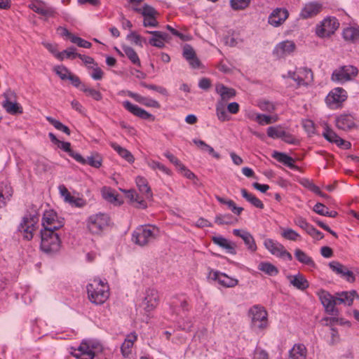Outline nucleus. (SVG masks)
<instances>
[{
    "label": "nucleus",
    "mask_w": 359,
    "mask_h": 359,
    "mask_svg": "<svg viewBox=\"0 0 359 359\" xmlns=\"http://www.w3.org/2000/svg\"><path fill=\"white\" fill-rule=\"evenodd\" d=\"M71 42L85 48H90L92 46L90 42L76 36H71Z\"/></svg>",
    "instance_id": "61"
},
{
    "label": "nucleus",
    "mask_w": 359,
    "mask_h": 359,
    "mask_svg": "<svg viewBox=\"0 0 359 359\" xmlns=\"http://www.w3.org/2000/svg\"><path fill=\"white\" fill-rule=\"evenodd\" d=\"M346 91L342 88H335L332 90L325 98L327 106L331 109H337L346 100Z\"/></svg>",
    "instance_id": "10"
},
{
    "label": "nucleus",
    "mask_w": 359,
    "mask_h": 359,
    "mask_svg": "<svg viewBox=\"0 0 359 359\" xmlns=\"http://www.w3.org/2000/svg\"><path fill=\"white\" fill-rule=\"evenodd\" d=\"M212 242L219 245V247L226 250V251L231 255H236V245L235 243L229 241L228 239L219 236H213L212 238Z\"/></svg>",
    "instance_id": "26"
},
{
    "label": "nucleus",
    "mask_w": 359,
    "mask_h": 359,
    "mask_svg": "<svg viewBox=\"0 0 359 359\" xmlns=\"http://www.w3.org/2000/svg\"><path fill=\"white\" fill-rule=\"evenodd\" d=\"M89 300L95 304H102L109 298V288L100 279H94L87 285Z\"/></svg>",
    "instance_id": "1"
},
{
    "label": "nucleus",
    "mask_w": 359,
    "mask_h": 359,
    "mask_svg": "<svg viewBox=\"0 0 359 359\" xmlns=\"http://www.w3.org/2000/svg\"><path fill=\"white\" fill-rule=\"evenodd\" d=\"M127 95L134 99L136 102L148 107H153L159 109L161 107L160 104L155 100L141 96L137 93H135L132 91H128Z\"/></svg>",
    "instance_id": "25"
},
{
    "label": "nucleus",
    "mask_w": 359,
    "mask_h": 359,
    "mask_svg": "<svg viewBox=\"0 0 359 359\" xmlns=\"http://www.w3.org/2000/svg\"><path fill=\"white\" fill-rule=\"evenodd\" d=\"M137 339V335L135 332L128 334L121 345V350L124 356H128L130 353L131 348Z\"/></svg>",
    "instance_id": "34"
},
{
    "label": "nucleus",
    "mask_w": 359,
    "mask_h": 359,
    "mask_svg": "<svg viewBox=\"0 0 359 359\" xmlns=\"http://www.w3.org/2000/svg\"><path fill=\"white\" fill-rule=\"evenodd\" d=\"M251 319V328L255 331H262L269 326L268 313L264 308L259 305L252 306L248 311Z\"/></svg>",
    "instance_id": "3"
},
{
    "label": "nucleus",
    "mask_w": 359,
    "mask_h": 359,
    "mask_svg": "<svg viewBox=\"0 0 359 359\" xmlns=\"http://www.w3.org/2000/svg\"><path fill=\"white\" fill-rule=\"evenodd\" d=\"M111 224V218L106 214L98 212L91 215L86 219V228L95 235H100Z\"/></svg>",
    "instance_id": "2"
},
{
    "label": "nucleus",
    "mask_w": 359,
    "mask_h": 359,
    "mask_svg": "<svg viewBox=\"0 0 359 359\" xmlns=\"http://www.w3.org/2000/svg\"><path fill=\"white\" fill-rule=\"evenodd\" d=\"M233 233L234 236L243 239L247 248L252 252L257 250V245L252 235L244 229H233Z\"/></svg>",
    "instance_id": "21"
},
{
    "label": "nucleus",
    "mask_w": 359,
    "mask_h": 359,
    "mask_svg": "<svg viewBox=\"0 0 359 359\" xmlns=\"http://www.w3.org/2000/svg\"><path fill=\"white\" fill-rule=\"evenodd\" d=\"M241 192L242 196L246 201H248L249 203H250L252 205H254L255 207L259 208V209L264 208V206L263 203L259 198H257L255 196L248 192V191L245 189H242Z\"/></svg>",
    "instance_id": "39"
},
{
    "label": "nucleus",
    "mask_w": 359,
    "mask_h": 359,
    "mask_svg": "<svg viewBox=\"0 0 359 359\" xmlns=\"http://www.w3.org/2000/svg\"><path fill=\"white\" fill-rule=\"evenodd\" d=\"M209 277L226 287H233L238 285V280L236 278H231L225 273H220L217 271H211Z\"/></svg>",
    "instance_id": "18"
},
{
    "label": "nucleus",
    "mask_w": 359,
    "mask_h": 359,
    "mask_svg": "<svg viewBox=\"0 0 359 359\" xmlns=\"http://www.w3.org/2000/svg\"><path fill=\"white\" fill-rule=\"evenodd\" d=\"M158 230L154 226H140L133 233L132 240L140 246H144L153 241Z\"/></svg>",
    "instance_id": "6"
},
{
    "label": "nucleus",
    "mask_w": 359,
    "mask_h": 359,
    "mask_svg": "<svg viewBox=\"0 0 359 359\" xmlns=\"http://www.w3.org/2000/svg\"><path fill=\"white\" fill-rule=\"evenodd\" d=\"M289 16L288 11L284 8H276L269 16L268 22L274 27L283 25Z\"/></svg>",
    "instance_id": "16"
},
{
    "label": "nucleus",
    "mask_w": 359,
    "mask_h": 359,
    "mask_svg": "<svg viewBox=\"0 0 359 359\" xmlns=\"http://www.w3.org/2000/svg\"><path fill=\"white\" fill-rule=\"evenodd\" d=\"M287 77L294 80L298 86H306L313 81V72L310 69L304 67L297 72H288Z\"/></svg>",
    "instance_id": "13"
},
{
    "label": "nucleus",
    "mask_w": 359,
    "mask_h": 359,
    "mask_svg": "<svg viewBox=\"0 0 359 359\" xmlns=\"http://www.w3.org/2000/svg\"><path fill=\"white\" fill-rule=\"evenodd\" d=\"M46 120L51 125H53L57 130L62 131L63 133H65V134H67L68 135H70L71 131H70L69 128L67 126L62 123L60 121H59L50 116H47Z\"/></svg>",
    "instance_id": "49"
},
{
    "label": "nucleus",
    "mask_w": 359,
    "mask_h": 359,
    "mask_svg": "<svg viewBox=\"0 0 359 359\" xmlns=\"http://www.w3.org/2000/svg\"><path fill=\"white\" fill-rule=\"evenodd\" d=\"M306 348L302 344H296L289 351L288 359H306Z\"/></svg>",
    "instance_id": "30"
},
{
    "label": "nucleus",
    "mask_w": 359,
    "mask_h": 359,
    "mask_svg": "<svg viewBox=\"0 0 359 359\" xmlns=\"http://www.w3.org/2000/svg\"><path fill=\"white\" fill-rule=\"evenodd\" d=\"M101 350L102 346L99 342L91 339H85L71 353L76 358L93 359L96 351H100Z\"/></svg>",
    "instance_id": "4"
},
{
    "label": "nucleus",
    "mask_w": 359,
    "mask_h": 359,
    "mask_svg": "<svg viewBox=\"0 0 359 359\" xmlns=\"http://www.w3.org/2000/svg\"><path fill=\"white\" fill-rule=\"evenodd\" d=\"M335 121L336 126L342 130H349L356 127L355 118L351 114H341Z\"/></svg>",
    "instance_id": "22"
},
{
    "label": "nucleus",
    "mask_w": 359,
    "mask_h": 359,
    "mask_svg": "<svg viewBox=\"0 0 359 359\" xmlns=\"http://www.w3.org/2000/svg\"><path fill=\"white\" fill-rule=\"evenodd\" d=\"M41 230L56 231L64 226L63 219H58L53 210L46 211L42 218Z\"/></svg>",
    "instance_id": "9"
},
{
    "label": "nucleus",
    "mask_w": 359,
    "mask_h": 359,
    "mask_svg": "<svg viewBox=\"0 0 359 359\" xmlns=\"http://www.w3.org/2000/svg\"><path fill=\"white\" fill-rule=\"evenodd\" d=\"M110 146L118 153L121 157L124 158L128 163H131L134 162L135 158L131 152L128 149L121 147L116 142H110Z\"/></svg>",
    "instance_id": "33"
},
{
    "label": "nucleus",
    "mask_w": 359,
    "mask_h": 359,
    "mask_svg": "<svg viewBox=\"0 0 359 359\" xmlns=\"http://www.w3.org/2000/svg\"><path fill=\"white\" fill-rule=\"evenodd\" d=\"M123 106L129 112L134 116H137L144 120L154 121L155 117L151 114L147 112L144 109L139 107L137 105L132 104L130 101L126 100L123 102Z\"/></svg>",
    "instance_id": "17"
},
{
    "label": "nucleus",
    "mask_w": 359,
    "mask_h": 359,
    "mask_svg": "<svg viewBox=\"0 0 359 359\" xmlns=\"http://www.w3.org/2000/svg\"><path fill=\"white\" fill-rule=\"evenodd\" d=\"M147 34L152 35V37L149 39L148 43L152 46H155L159 48H162L165 46L164 41L167 40L168 34L165 32L160 31H146Z\"/></svg>",
    "instance_id": "24"
},
{
    "label": "nucleus",
    "mask_w": 359,
    "mask_h": 359,
    "mask_svg": "<svg viewBox=\"0 0 359 359\" xmlns=\"http://www.w3.org/2000/svg\"><path fill=\"white\" fill-rule=\"evenodd\" d=\"M79 53L76 52V48L72 46L57 54V58L60 60H63L65 57L74 59L79 57Z\"/></svg>",
    "instance_id": "46"
},
{
    "label": "nucleus",
    "mask_w": 359,
    "mask_h": 359,
    "mask_svg": "<svg viewBox=\"0 0 359 359\" xmlns=\"http://www.w3.org/2000/svg\"><path fill=\"white\" fill-rule=\"evenodd\" d=\"M356 296H358V294L355 290L338 292L336 294L335 301H337V304H344L347 306H351Z\"/></svg>",
    "instance_id": "27"
},
{
    "label": "nucleus",
    "mask_w": 359,
    "mask_h": 359,
    "mask_svg": "<svg viewBox=\"0 0 359 359\" xmlns=\"http://www.w3.org/2000/svg\"><path fill=\"white\" fill-rule=\"evenodd\" d=\"M277 117H273L262 114H257L255 120L258 122L260 125L271 124L275 123L277 121Z\"/></svg>",
    "instance_id": "54"
},
{
    "label": "nucleus",
    "mask_w": 359,
    "mask_h": 359,
    "mask_svg": "<svg viewBox=\"0 0 359 359\" xmlns=\"http://www.w3.org/2000/svg\"><path fill=\"white\" fill-rule=\"evenodd\" d=\"M135 11L141 13L143 17H151L152 15H158L157 11L148 4H144L142 8H135Z\"/></svg>",
    "instance_id": "48"
},
{
    "label": "nucleus",
    "mask_w": 359,
    "mask_h": 359,
    "mask_svg": "<svg viewBox=\"0 0 359 359\" xmlns=\"http://www.w3.org/2000/svg\"><path fill=\"white\" fill-rule=\"evenodd\" d=\"M193 142L199 147L202 151H207L210 155L212 156L216 159H219L221 158L219 153L216 152L214 149L206 144L204 141L197 139H194Z\"/></svg>",
    "instance_id": "37"
},
{
    "label": "nucleus",
    "mask_w": 359,
    "mask_h": 359,
    "mask_svg": "<svg viewBox=\"0 0 359 359\" xmlns=\"http://www.w3.org/2000/svg\"><path fill=\"white\" fill-rule=\"evenodd\" d=\"M322 4L317 2H310L304 6L302 8L300 16L304 19L313 18L318 15L322 10Z\"/></svg>",
    "instance_id": "23"
},
{
    "label": "nucleus",
    "mask_w": 359,
    "mask_h": 359,
    "mask_svg": "<svg viewBox=\"0 0 359 359\" xmlns=\"http://www.w3.org/2000/svg\"><path fill=\"white\" fill-rule=\"evenodd\" d=\"M250 0H230V6L234 11L244 10L250 4Z\"/></svg>",
    "instance_id": "52"
},
{
    "label": "nucleus",
    "mask_w": 359,
    "mask_h": 359,
    "mask_svg": "<svg viewBox=\"0 0 359 359\" xmlns=\"http://www.w3.org/2000/svg\"><path fill=\"white\" fill-rule=\"evenodd\" d=\"M140 85L144 88H148L149 90H155L161 95H168L167 89L163 86H156V85H154V84H147L145 82H141Z\"/></svg>",
    "instance_id": "57"
},
{
    "label": "nucleus",
    "mask_w": 359,
    "mask_h": 359,
    "mask_svg": "<svg viewBox=\"0 0 359 359\" xmlns=\"http://www.w3.org/2000/svg\"><path fill=\"white\" fill-rule=\"evenodd\" d=\"M102 194L103 198L111 203L117 201V195L110 188L104 187L102 191Z\"/></svg>",
    "instance_id": "58"
},
{
    "label": "nucleus",
    "mask_w": 359,
    "mask_h": 359,
    "mask_svg": "<svg viewBox=\"0 0 359 359\" xmlns=\"http://www.w3.org/2000/svg\"><path fill=\"white\" fill-rule=\"evenodd\" d=\"M290 283L296 288L304 290L309 287V282L301 273L290 276Z\"/></svg>",
    "instance_id": "35"
},
{
    "label": "nucleus",
    "mask_w": 359,
    "mask_h": 359,
    "mask_svg": "<svg viewBox=\"0 0 359 359\" xmlns=\"http://www.w3.org/2000/svg\"><path fill=\"white\" fill-rule=\"evenodd\" d=\"M125 193L126 194L127 198L130 199L132 201L137 203V208L144 209L147 207L145 201L142 199L135 190L130 189L125 191Z\"/></svg>",
    "instance_id": "42"
},
{
    "label": "nucleus",
    "mask_w": 359,
    "mask_h": 359,
    "mask_svg": "<svg viewBox=\"0 0 359 359\" xmlns=\"http://www.w3.org/2000/svg\"><path fill=\"white\" fill-rule=\"evenodd\" d=\"M54 71L62 80L67 79L69 74H71L68 69L64 66H56L54 67Z\"/></svg>",
    "instance_id": "62"
},
{
    "label": "nucleus",
    "mask_w": 359,
    "mask_h": 359,
    "mask_svg": "<svg viewBox=\"0 0 359 359\" xmlns=\"http://www.w3.org/2000/svg\"><path fill=\"white\" fill-rule=\"evenodd\" d=\"M258 107L262 111H265L267 112H273L276 109L275 105L272 102L267 100L259 101L258 102Z\"/></svg>",
    "instance_id": "60"
},
{
    "label": "nucleus",
    "mask_w": 359,
    "mask_h": 359,
    "mask_svg": "<svg viewBox=\"0 0 359 359\" xmlns=\"http://www.w3.org/2000/svg\"><path fill=\"white\" fill-rule=\"evenodd\" d=\"M172 312L179 314V311L181 309L182 311H187L189 309V304L187 301L184 297H175L170 304Z\"/></svg>",
    "instance_id": "32"
},
{
    "label": "nucleus",
    "mask_w": 359,
    "mask_h": 359,
    "mask_svg": "<svg viewBox=\"0 0 359 359\" xmlns=\"http://www.w3.org/2000/svg\"><path fill=\"white\" fill-rule=\"evenodd\" d=\"M265 248L273 255L292 261V255L285 250L283 245L271 238H266L264 241Z\"/></svg>",
    "instance_id": "11"
},
{
    "label": "nucleus",
    "mask_w": 359,
    "mask_h": 359,
    "mask_svg": "<svg viewBox=\"0 0 359 359\" xmlns=\"http://www.w3.org/2000/svg\"><path fill=\"white\" fill-rule=\"evenodd\" d=\"M272 157L291 169H298V167L294 165V160L285 153L275 151L272 154Z\"/></svg>",
    "instance_id": "31"
},
{
    "label": "nucleus",
    "mask_w": 359,
    "mask_h": 359,
    "mask_svg": "<svg viewBox=\"0 0 359 359\" xmlns=\"http://www.w3.org/2000/svg\"><path fill=\"white\" fill-rule=\"evenodd\" d=\"M295 44L292 41H284L278 43L273 50V54L278 57H284L285 56L292 53L295 49Z\"/></svg>",
    "instance_id": "19"
},
{
    "label": "nucleus",
    "mask_w": 359,
    "mask_h": 359,
    "mask_svg": "<svg viewBox=\"0 0 359 359\" xmlns=\"http://www.w3.org/2000/svg\"><path fill=\"white\" fill-rule=\"evenodd\" d=\"M330 268L335 272L337 274L342 276L343 273H344V271L346 267L342 265L341 263L337 261H333L329 263Z\"/></svg>",
    "instance_id": "59"
},
{
    "label": "nucleus",
    "mask_w": 359,
    "mask_h": 359,
    "mask_svg": "<svg viewBox=\"0 0 359 359\" xmlns=\"http://www.w3.org/2000/svg\"><path fill=\"white\" fill-rule=\"evenodd\" d=\"M39 222V215L36 212L26 214L22 219L18 231L23 233L24 238L30 241L33 238V232L36 229Z\"/></svg>",
    "instance_id": "7"
},
{
    "label": "nucleus",
    "mask_w": 359,
    "mask_h": 359,
    "mask_svg": "<svg viewBox=\"0 0 359 359\" xmlns=\"http://www.w3.org/2000/svg\"><path fill=\"white\" fill-rule=\"evenodd\" d=\"M86 165H90V166L98 168L102 165V158L98 154H92L85 158Z\"/></svg>",
    "instance_id": "50"
},
{
    "label": "nucleus",
    "mask_w": 359,
    "mask_h": 359,
    "mask_svg": "<svg viewBox=\"0 0 359 359\" xmlns=\"http://www.w3.org/2000/svg\"><path fill=\"white\" fill-rule=\"evenodd\" d=\"M183 57L188 61L196 56L195 50L189 44H186L183 48Z\"/></svg>",
    "instance_id": "63"
},
{
    "label": "nucleus",
    "mask_w": 359,
    "mask_h": 359,
    "mask_svg": "<svg viewBox=\"0 0 359 359\" xmlns=\"http://www.w3.org/2000/svg\"><path fill=\"white\" fill-rule=\"evenodd\" d=\"M41 249L47 254L57 252L60 248V239L55 231L41 230Z\"/></svg>",
    "instance_id": "5"
},
{
    "label": "nucleus",
    "mask_w": 359,
    "mask_h": 359,
    "mask_svg": "<svg viewBox=\"0 0 359 359\" xmlns=\"http://www.w3.org/2000/svg\"><path fill=\"white\" fill-rule=\"evenodd\" d=\"M216 91L220 96V100L224 104L230 99L236 96V90L233 88H228L223 84H219L216 86Z\"/></svg>",
    "instance_id": "28"
},
{
    "label": "nucleus",
    "mask_w": 359,
    "mask_h": 359,
    "mask_svg": "<svg viewBox=\"0 0 359 359\" xmlns=\"http://www.w3.org/2000/svg\"><path fill=\"white\" fill-rule=\"evenodd\" d=\"M295 258L302 264L307 265L311 267H315L316 264L313 259L309 257L306 252L300 249H296L294 251Z\"/></svg>",
    "instance_id": "36"
},
{
    "label": "nucleus",
    "mask_w": 359,
    "mask_h": 359,
    "mask_svg": "<svg viewBox=\"0 0 359 359\" xmlns=\"http://www.w3.org/2000/svg\"><path fill=\"white\" fill-rule=\"evenodd\" d=\"M258 269L271 276H276L278 273L277 267L269 262H261L258 266Z\"/></svg>",
    "instance_id": "41"
},
{
    "label": "nucleus",
    "mask_w": 359,
    "mask_h": 359,
    "mask_svg": "<svg viewBox=\"0 0 359 359\" xmlns=\"http://www.w3.org/2000/svg\"><path fill=\"white\" fill-rule=\"evenodd\" d=\"M339 23L334 17H328L316 28V34L320 37L330 36L338 29Z\"/></svg>",
    "instance_id": "12"
},
{
    "label": "nucleus",
    "mask_w": 359,
    "mask_h": 359,
    "mask_svg": "<svg viewBox=\"0 0 359 359\" xmlns=\"http://www.w3.org/2000/svg\"><path fill=\"white\" fill-rule=\"evenodd\" d=\"M123 50L128 58L131 61V62L137 66H140V58L135 52V50L130 47V46H123Z\"/></svg>",
    "instance_id": "44"
},
{
    "label": "nucleus",
    "mask_w": 359,
    "mask_h": 359,
    "mask_svg": "<svg viewBox=\"0 0 359 359\" xmlns=\"http://www.w3.org/2000/svg\"><path fill=\"white\" fill-rule=\"evenodd\" d=\"M323 136L330 142L335 143L337 145L338 144V139H341L335 132H334L332 129L326 127L325 130L323 133Z\"/></svg>",
    "instance_id": "53"
},
{
    "label": "nucleus",
    "mask_w": 359,
    "mask_h": 359,
    "mask_svg": "<svg viewBox=\"0 0 359 359\" xmlns=\"http://www.w3.org/2000/svg\"><path fill=\"white\" fill-rule=\"evenodd\" d=\"M216 113L218 119L221 121H226L230 119L225 109V104L222 102H217L216 104Z\"/></svg>",
    "instance_id": "45"
},
{
    "label": "nucleus",
    "mask_w": 359,
    "mask_h": 359,
    "mask_svg": "<svg viewBox=\"0 0 359 359\" xmlns=\"http://www.w3.org/2000/svg\"><path fill=\"white\" fill-rule=\"evenodd\" d=\"M284 132L280 126H270L267 129V135L273 139L281 138Z\"/></svg>",
    "instance_id": "47"
},
{
    "label": "nucleus",
    "mask_w": 359,
    "mask_h": 359,
    "mask_svg": "<svg viewBox=\"0 0 359 359\" xmlns=\"http://www.w3.org/2000/svg\"><path fill=\"white\" fill-rule=\"evenodd\" d=\"M137 186L140 193H142L146 199H151L153 194L147 180L141 176H137L135 180Z\"/></svg>",
    "instance_id": "29"
},
{
    "label": "nucleus",
    "mask_w": 359,
    "mask_h": 359,
    "mask_svg": "<svg viewBox=\"0 0 359 359\" xmlns=\"http://www.w3.org/2000/svg\"><path fill=\"white\" fill-rule=\"evenodd\" d=\"M343 36L346 41L355 42L359 40V29L349 27L344 29Z\"/></svg>",
    "instance_id": "40"
},
{
    "label": "nucleus",
    "mask_w": 359,
    "mask_h": 359,
    "mask_svg": "<svg viewBox=\"0 0 359 359\" xmlns=\"http://www.w3.org/2000/svg\"><path fill=\"white\" fill-rule=\"evenodd\" d=\"M294 223L295 225H297L302 229L304 230L305 231H306V230L311 225L309 222H307L306 219H304V217H302L301 216H297L294 219Z\"/></svg>",
    "instance_id": "64"
},
{
    "label": "nucleus",
    "mask_w": 359,
    "mask_h": 359,
    "mask_svg": "<svg viewBox=\"0 0 359 359\" xmlns=\"http://www.w3.org/2000/svg\"><path fill=\"white\" fill-rule=\"evenodd\" d=\"M281 236L285 239L292 241H295L300 238V235L297 232L290 228L284 229L281 232Z\"/></svg>",
    "instance_id": "55"
},
{
    "label": "nucleus",
    "mask_w": 359,
    "mask_h": 359,
    "mask_svg": "<svg viewBox=\"0 0 359 359\" xmlns=\"http://www.w3.org/2000/svg\"><path fill=\"white\" fill-rule=\"evenodd\" d=\"M14 95V93L8 90L4 93L6 100L3 102V107L10 114H21L23 112L22 107L17 102H13L9 100L10 97Z\"/></svg>",
    "instance_id": "20"
},
{
    "label": "nucleus",
    "mask_w": 359,
    "mask_h": 359,
    "mask_svg": "<svg viewBox=\"0 0 359 359\" xmlns=\"http://www.w3.org/2000/svg\"><path fill=\"white\" fill-rule=\"evenodd\" d=\"M159 296L158 292L154 289L146 291V296L142 302V306L146 312L154 311L158 304Z\"/></svg>",
    "instance_id": "15"
},
{
    "label": "nucleus",
    "mask_w": 359,
    "mask_h": 359,
    "mask_svg": "<svg viewBox=\"0 0 359 359\" xmlns=\"http://www.w3.org/2000/svg\"><path fill=\"white\" fill-rule=\"evenodd\" d=\"M127 39L140 47L143 46V43H147V39L135 32H131L129 34H128Z\"/></svg>",
    "instance_id": "51"
},
{
    "label": "nucleus",
    "mask_w": 359,
    "mask_h": 359,
    "mask_svg": "<svg viewBox=\"0 0 359 359\" xmlns=\"http://www.w3.org/2000/svg\"><path fill=\"white\" fill-rule=\"evenodd\" d=\"M80 90L83 91L87 96L91 97L96 101H100L102 99V95L99 90L88 87L86 85H81Z\"/></svg>",
    "instance_id": "43"
},
{
    "label": "nucleus",
    "mask_w": 359,
    "mask_h": 359,
    "mask_svg": "<svg viewBox=\"0 0 359 359\" xmlns=\"http://www.w3.org/2000/svg\"><path fill=\"white\" fill-rule=\"evenodd\" d=\"M319 297L327 313L333 316L338 315V309L335 308V305H337L336 296L323 290L320 292Z\"/></svg>",
    "instance_id": "14"
},
{
    "label": "nucleus",
    "mask_w": 359,
    "mask_h": 359,
    "mask_svg": "<svg viewBox=\"0 0 359 359\" xmlns=\"http://www.w3.org/2000/svg\"><path fill=\"white\" fill-rule=\"evenodd\" d=\"M358 74V69L353 65H344L334 69L332 74V81L344 83L353 80Z\"/></svg>",
    "instance_id": "8"
},
{
    "label": "nucleus",
    "mask_w": 359,
    "mask_h": 359,
    "mask_svg": "<svg viewBox=\"0 0 359 359\" xmlns=\"http://www.w3.org/2000/svg\"><path fill=\"white\" fill-rule=\"evenodd\" d=\"M237 221V219L234 218L233 215L229 213L218 214L215 217V222L218 225L233 224Z\"/></svg>",
    "instance_id": "38"
},
{
    "label": "nucleus",
    "mask_w": 359,
    "mask_h": 359,
    "mask_svg": "<svg viewBox=\"0 0 359 359\" xmlns=\"http://www.w3.org/2000/svg\"><path fill=\"white\" fill-rule=\"evenodd\" d=\"M59 191L62 196L64 197L65 201L69 203H75L77 200H76V198L72 196L68 189L65 187V185H60L59 186Z\"/></svg>",
    "instance_id": "56"
}]
</instances>
